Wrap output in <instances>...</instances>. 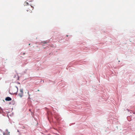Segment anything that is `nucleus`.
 <instances>
[{"label":"nucleus","instance_id":"16","mask_svg":"<svg viewBox=\"0 0 135 135\" xmlns=\"http://www.w3.org/2000/svg\"><path fill=\"white\" fill-rule=\"evenodd\" d=\"M28 94H29V92H28Z\"/></svg>","mask_w":135,"mask_h":135},{"label":"nucleus","instance_id":"12","mask_svg":"<svg viewBox=\"0 0 135 135\" xmlns=\"http://www.w3.org/2000/svg\"><path fill=\"white\" fill-rule=\"evenodd\" d=\"M17 132H19V131L18 130H17Z\"/></svg>","mask_w":135,"mask_h":135},{"label":"nucleus","instance_id":"14","mask_svg":"<svg viewBox=\"0 0 135 135\" xmlns=\"http://www.w3.org/2000/svg\"><path fill=\"white\" fill-rule=\"evenodd\" d=\"M30 45V44H28V45Z\"/></svg>","mask_w":135,"mask_h":135},{"label":"nucleus","instance_id":"15","mask_svg":"<svg viewBox=\"0 0 135 135\" xmlns=\"http://www.w3.org/2000/svg\"><path fill=\"white\" fill-rule=\"evenodd\" d=\"M66 36L67 37H68V35H66Z\"/></svg>","mask_w":135,"mask_h":135},{"label":"nucleus","instance_id":"3","mask_svg":"<svg viewBox=\"0 0 135 135\" xmlns=\"http://www.w3.org/2000/svg\"><path fill=\"white\" fill-rule=\"evenodd\" d=\"M30 5H31V4H30ZM33 8V7H32L31 5H30V6L29 7L28 9H27V11H29V12L31 13H32V11L30 9L31 8Z\"/></svg>","mask_w":135,"mask_h":135},{"label":"nucleus","instance_id":"7","mask_svg":"<svg viewBox=\"0 0 135 135\" xmlns=\"http://www.w3.org/2000/svg\"><path fill=\"white\" fill-rule=\"evenodd\" d=\"M24 6H27V5H29V3L26 2H25L24 3Z\"/></svg>","mask_w":135,"mask_h":135},{"label":"nucleus","instance_id":"4","mask_svg":"<svg viewBox=\"0 0 135 135\" xmlns=\"http://www.w3.org/2000/svg\"><path fill=\"white\" fill-rule=\"evenodd\" d=\"M9 132L7 130H6L5 132L3 133V135H9Z\"/></svg>","mask_w":135,"mask_h":135},{"label":"nucleus","instance_id":"6","mask_svg":"<svg viewBox=\"0 0 135 135\" xmlns=\"http://www.w3.org/2000/svg\"><path fill=\"white\" fill-rule=\"evenodd\" d=\"M49 42V41H43L42 42V45H44V44H46L48 42Z\"/></svg>","mask_w":135,"mask_h":135},{"label":"nucleus","instance_id":"10","mask_svg":"<svg viewBox=\"0 0 135 135\" xmlns=\"http://www.w3.org/2000/svg\"><path fill=\"white\" fill-rule=\"evenodd\" d=\"M21 55H24L25 54V53H24V52H21Z\"/></svg>","mask_w":135,"mask_h":135},{"label":"nucleus","instance_id":"1","mask_svg":"<svg viewBox=\"0 0 135 135\" xmlns=\"http://www.w3.org/2000/svg\"><path fill=\"white\" fill-rule=\"evenodd\" d=\"M20 92L18 94V95L21 97L22 98L23 95V89H21L20 90Z\"/></svg>","mask_w":135,"mask_h":135},{"label":"nucleus","instance_id":"13","mask_svg":"<svg viewBox=\"0 0 135 135\" xmlns=\"http://www.w3.org/2000/svg\"><path fill=\"white\" fill-rule=\"evenodd\" d=\"M2 78L1 77L0 78V80Z\"/></svg>","mask_w":135,"mask_h":135},{"label":"nucleus","instance_id":"5","mask_svg":"<svg viewBox=\"0 0 135 135\" xmlns=\"http://www.w3.org/2000/svg\"><path fill=\"white\" fill-rule=\"evenodd\" d=\"M12 100V99L10 97H6L5 99V100L6 101H10V100Z\"/></svg>","mask_w":135,"mask_h":135},{"label":"nucleus","instance_id":"2","mask_svg":"<svg viewBox=\"0 0 135 135\" xmlns=\"http://www.w3.org/2000/svg\"><path fill=\"white\" fill-rule=\"evenodd\" d=\"M15 87L17 88V90H16L15 91L12 92H10L11 90H9V92L10 94H13L17 93L18 91V88L17 86H15Z\"/></svg>","mask_w":135,"mask_h":135},{"label":"nucleus","instance_id":"9","mask_svg":"<svg viewBox=\"0 0 135 135\" xmlns=\"http://www.w3.org/2000/svg\"><path fill=\"white\" fill-rule=\"evenodd\" d=\"M33 1V0H27V1H28L29 2H31Z\"/></svg>","mask_w":135,"mask_h":135},{"label":"nucleus","instance_id":"8","mask_svg":"<svg viewBox=\"0 0 135 135\" xmlns=\"http://www.w3.org/2000/svg\"><path fill=\"white\" fill-rule=\"evenodd\" d=\"M15 88H13V89H12V91H12V90H11V89H10V90H11V91H10V92H12L15 91H16V90H15Z\"/></svg>","mask_w":135,"mask_h":135},{"label":"nucleus","instance_id":"11","mask_svg":"<svg viewBox=\"0 0 135 135\" xmlns=\"http://www.w3.org/2000/svg\"><path fill=\"white\" fill-rule=\"evenodd\" d=\"M29 111H30V112H31V109H29Z\"/></svg>","mask_w":135,"mask_h":135}]
</instances>
